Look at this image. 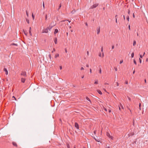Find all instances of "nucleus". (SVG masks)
Returning a JSON list of instances; mask_svg holds the SVG:
<instances>
[{
  "label": "nucleus",
  "instance_id": "obj_1",
  "mask_svg": "<svg viewBox=\"0 0 148 148\" xmlns=\"http://www.w3.org/2000/svg\"><path fill=\"white\" fill-rule=\"evenodd\" d=\"M52 26H49L45 29H43L42 30V33H48L49 32V30L50 31L52 28Z\"/></svg>",
  "mask_w": 148,
  "mask_h": 148
},
{
  "label": "nucleus",
  "instance_id": "obj_2",
  "mask_svg": "<svg viewBox=\"0 0 148 148\" xmlns=\"http://www.w3.org/2000/svg\"><path fill=\"white\" fill-rule=\"evenodd\" d=\"M98 5L99 4L98 3H95L90 7V9H92L94 8H95L97 7Z\"/></svg>",
  "mask_w": 148,
  "mask_h": 148
},
{
  "label": "nucleus",
  "instance_id": "obj_3",
  "mask_svg": "<svg viewBox=\"0 0 148 148\" xmlns=\"http://www.w3.org/2000/svg\"><path fill=\"white\" fill-rule=\"evenodd\" d=\"M51 16V14L49 12L47 14H45V20L47 21V20L48 18L50 17Z\"/></svg>",
  "mask_w": 148,
  "mask_h": 148
},
{
  "label": "nucleus",
  "instance_id": "obj_4",
  "mask_svg": "<svg viewBox=\"0 0 148 148\" xmlns=\"http://www.w3.org/2000/svg\"><path fill=\"white\" fill-rule=\"evenodd\" d=\"M75 127L77 128V130L79 129V126L78 124L77 123L75 122Z\"/></svg>",
  "mask_w": 148,
  "mask_h": 148
},
{
  "label": "nucleus",
  "instance_id": "obj_5",
  "mask_svg": "<svg viewBox=\"0 0 148 148\" xmlns=\"http://www.w3.org/2000/svg\"><path fill=\"white\" fill-rule=\"evenodd\" d=\"M21 75L24 76H26V72L25 71H22L21 73Z\"/></svg>",
  "mask_w": 148,
  "mask_h": 148
},
{
  "label": "nucleus",
  "instance_id": "obj_6",
  "mask_svg": "<svg viewBox=\"0 0 148 148\" xmlns=\"http://www.w3.org/2000/svg\"><path fill=\"white\" fill-rule=\"evenodd\" d=\"M4 71H5V74L6 75H8V72L7 69H6L5 68L4 69Z\"/></svg>",
  "mask_w": 148,
  "mask_h": 148
},
{
  "label": "nucleus",
  "instance_id": "obj_7",
  "mask_svg": "<svg viewBox=\"0 0 148 148\" xmlns=\"http://www.w3.org/2000/svg\"><path fill=\"white\" fill-rule=\"evenodd\" d=\"M106 135H107V136L108 137H109V138H112V136H111L110 135V133L108 132H107V133H106Z\"/></svg>",
  "mask_w": 148,
  "mask_h": 148
},
{
  "label": "nucleus",
  "instance_id": "obj_8",
  "mask_svg": "<svg viewBox=\"0 0 148 148\" xmlns=\"http://www.w3.org/2000/svg\"><path fill=\"white\" fill-rule=\"evenodd\" d=\"M32 30H31V27H30L29 28V34L31 36H32Z\"/></svg>",
  "mask_w": 148,
  "mask_h": 148
},
{
  "label": "nucleus",
  "instance_id": "obj_9",
  "mask_svg": "<svg viewBox=\"0 0 148 148\" xmlns=\"http://www.w3.org/2000/svg\"><path fill=\"white\" fill-rule=\"evenodd\" d=\"M12 144L14 146L16 147H17V144H16V143L15 142H13Z\"/></svg>",
  "mask_w": 148,
  "mask_h": 148
},
{
  "label": "nucleus",
  "instance_id": "obj_10",
  "mask_svg": "<svg viewBox=\"0 0 148 148\" xmlns=\"http://www.w3.org/2000/svg\"><path fill=\"white\" fill-rule=\"evenodd\" d=\"M25 78H21V81L23 83H24L25 81Z\"/></svg>",
  "mask_w": 148,
  "mask_h": 148
},
{
  "label": "nucleus",
  "instance_id": "obj_11",
  "mask_svg": "<svg viewBox=\"0 0 148 148\" xmlns=\"http://www.w3.org/2000/svg\"><path fill=\"white\" fill-rule=\"evenodd\" d=\"M58 32V30L57 29H56L55 30V31L54 32V34H56Z\"/></svg>",
  "mask_w": 148,
  "mask_h": 148
},
{
  "label": "nucleus",
  "instance_id": "obj_12",
  "mask_svg": "<svg viewBox=\"0 0 148 148\" xmlns=\"http://www.w3.org/2000/svg\"><path fill=\"white\" fill-rule=\"evenodd\" d=\"M97 34H98L99 32H100V28H97Z\"/></svg>",
  "mask_w": 148,
  "mask_h": 148
},
{
  "label": "nucleus",
  "instance_id": "obj_13",
  "mask_svg": "<svg viewBox=\"0 0 148 148\" xmlns=\"http://www.w3.org/2000/svg\"><path fill=\"white\" fill-rule=\"evenodd\" d=\"M94 138L96 141H97V142H100V140L98 138Z\"/></svg>",
  "mask_w": 148,
  "mask_h": 148
},
{
  "label": "nucleus",
  "instance_id": "obj_14",
  "mask_svg": "<svg viewBox=\"0 0 148 148\" xmlns=\"http://www.w3.org/2000/svg\"><path fill=\"white\" fill-rule=\"evenodd\" d=\"M97 92L100 95H102V93L101 92L100 90H97Z\"/></svg>",
  "mask_w": 148,
  "mask_h": 148
},
{
  "label": "nucleus",
  "instance_id": "obj_15",
  "mask_svg": "<svg viewBox=\"0 0 148 148\" xmlns=\"http://www.w3.org/2000/svg\"><path fill=\"white\" fill-rule=\"evenodd\" d=\"M54 42L56 44L57 43V38H55Z\"/></svg>",
  "mask_w": 148,
  "mask_h": 148
},
{
  "label": "nucleus",
  "instance_id": "obj_16",
  "mask_svg": "<svg viewBox=\"0 0 148 148\" xmlns=\"http://www.w3.org/2000/svg\"><path fill=\"white\" fill-rule=\"evenodd\" d=\"M98 83V80L97 79L95 80L94 82V84H97Z\"/></svg>",
  "mask_w": 148,
  "mask_h": 148
},
{
  "label": "nucleus",
  "instance_id": "obj_17",
  "mask_svg": "<svg viewBox=\"0 0 148 148\" xmlns=\"http://www.w3.org/2000/svg\"><path fill=\"white\" fill-rule=\"evenodd\" d=\"M59 54L58 53H56L55 56V58H56L57 57H59Z\"/></svg>",
  "mask_w": 148,
  "mask_h": 148
},
{
  "label": "nucleus",
  "instance_id": "obj_18",
  "mask_svg": "<svg viewBox=\"0 0 148 148\" xmlns=\"http://www.w3.org/2000/svg\"><path fill=\"white\" fill-rule=\"evenodd\" d=\"M86 100L88 101H90V103H91V101L88 97H86Z\"/></svg>",
  "mask_w": 148,
  "mask_h": 148
},
{
  "label": "nucleus",
  "instance_id": "obj_19",
  "mask_svg": "<svg viewBox=\"0 0 148 148\" xmlns=\"http://www.w3.org/2000/svg\"><path fill=\"white\" fill-rule=\"evenodd\" d=\"M11 45H15L16 46H17L18 45L16 44L13 43H12L11 44Z\"/></svg>",
  "mask_w": 148,
  "mask_h": 148
},
{
  "label": "nucleus",
  "instance_id": "obj_20",
  "mask_svg": "<svg viewBox=\"0 0 148 148\" xmlns=\"http://www.w3.org/2000/svg\"><path fill=\"white\" fill-rule=\"evenodd\" d=\"M23 33H24V34L26 35H27V33L24 30H23Z\"/></svg>",
  "mask_w": 148,
  "mask_h": 148
},
{
  "label": "nucleus",
  "instance_id": "obj_21",
  "mask_svg": "<svg viewBox=\"0 0 148 148\" xmlns=\"http://www.w3.org/2000/svg\"><path fill=\"white\" fill-rule=\"evenodd\" d=\"M120 106L121 107V108L123 109H124V107L123 106V105L121 104V103L120 104Z\"/></svg>",
  "mask_w": 148,
  "mask_h": 148
},
{
  "label": "nucleus",
  "instance_id": "obj_22",
  "mask_svg": "<svg viewBox=\"0 0 148 148\" xmlns=\"http://www.w3.org/2000/svg\"><path fill=\"white\" fill-rule=\"evenodd\" d=\"M136 44V41L135 40H134L133 41V45L134 46Z\"/></svg>",
  "mask_w": 148,
  "mask_h": 148
},
{
  "label": "nucleus",
  "instance_id": "obj_23",
  "mask_svg": "<svg viewBox=\"0 0 148 148\" xmlns=\"http://www.w3.org/2000/svg\"><path fill=\"white\" fill-rule=\"evenodd\" d=\"M103 109L105 110L106 111H107V109L104 107H103Z\"/></svg>",
  "mask_w": 148,
  "mask_h": 148
},
{
  "label": "nucleus",
  "instance_id": "obj_24",
  "mask_svg": "<svg viewBox=\"0 0 148 148\" xmlns=\"http://www.w3.org/2000/svg\"><path fill=\"white\" fill-rule=\"evenodd\" d=\"M104 56V53L103 52L102 53V54H101V57H102V58H103V57Z\"/></svg>",
  "mask_w": 148,
  "mask_h": 148
},
{
  "label": "nucleus",
  "instance_id": "obj_25",
  "mask_svg": "<svg viewBox=\"0 0 148 148\" xmlns=\"http://www.w3.org/2000/svg\"><path fill=\"white\" fill-rule=\"evenodd\" d=\"M134 56V53L133 52L131 54V57L132 58H133Z\"/></svg>",
  "mask_w": 148,
  "mask_h": 148
},
{
  "label": "nucleus",
  "instance_id": "obj_26",
  "mask_svg": "<svg viewBox=\"0 0 148 148\" xmlns=\"http://www.w3.org/2000/svg\"><path fill=\"white\" fill-rule=\"evenodd\" d=\"M141 103H140L139 104V109L140 110H141Z\"/></svg>",
  "mask_w": 148,
  "mask_h": 148
},
{
  "label": "nucleus",
  "instance_id": "obj_27",
  "mask_svg": "<svg viewBox=\"0 0 148 148\" xmlns=\"http://www.w3.org/2000/svg\"><path fill=\"white\" fill-rule=\"evenodd\" d=\"M99 73L100 74L101 73V68H100L99 70Z\"/></svg>",
  "mask_w": 148,
  "mask_h": 148
},
{
  "label": "nucleus",
  "instance_id": "obj_28",
  "mask_svg": "<svg viewBox=\"0 0 148 148\" xmlns=\"http://www.w3.org/2000/svg\"><path fill=\"white\" fill-rule=\"evenodd\" d=\"M26 21L27 22V23H28L29 24V20L28 19H26Z\"/></svg>",
  "mask_w": 148,
  "mask_h": 148
},
{
  "label": "nucleus",
  "instance_id": "obj_29",
  "mask_svg": "<svg viewBox=\"0 0 148 148\" xmlns=\"http://www.w3.org/2000/svg\"><path fill=\"white\" fill-rule=\"evenodd\" d=\"M42 6H43V9H44L45 8V4H44V2H43V3Z\"/></svg>",
  "mask_w": 148,
  "mask_h": 148
},
{
  "label": "nucleus",
  "instance_id": "obj_30",
  "mask_svg": "<svg viewBox=\"0 0 148 148\" xmlns=\"http://www.w3.org/2000/svg\"><path fill=\"white\" fill-rule=\"evenodd\" d=\"M127 20L128 21H129V16H127Z\"/></svg>",
  "mask_w": 148,
  "mask_h": 148
},
{
  "label": "nucleus",
  "instance_id": "obj_31",
  "mask_svg": "<svg viewBox=\"0 0 148 148\" xmlns=\"http://www.w3.org/2000/svg\"><path fill=\"white\" fill-rule=\"evenodd\" d=\"M49 58L50 59V60L51 59V55L50 54H49Z\"/></svg>",
  "mask_w": 148,
  "mask_h": 148
},
{
  "label": "nucleus",
  "instance_id": "obj_32",
  "mask_svg": "<svg viewBox=\"0 0 148 148\" xmlns=\"http://www.w3.org/2000/svg\"><path fill=\"white\" fill-rule=\"evenodd\" d=\"M134 63L136 64V60L134 59Z\"/></svg>",
  "mask_w": 148,
  "mask_h": 148
},
{
  "label": "nucleus",
  "instance_id": "obj_33",
  "mask_svg": "<svg viewBox=\"0 0 148 148\" xmlns=\"http://www.w3.org/2000/svg\"><path fill=\"white\" fill-rule=\"evenodd\" d=\"M130 10L129 9L128 10V13L129 14H130Z\"/></svg>",
  "mask_w": 148,
  "mask_h": 148
},
{
  "label": "nucleus",
  "instance_id": "obj_34",
  "mask_svg": "<svg viewBox=\"0 0 148 148\" xmlns=\"http://www.w3.org/2000/svg\"><path fill=\"white\" fill-rule=\"evenodd\" d=\"M103 47H102L101 48V51L103 52Z\"/></svg>",
  "mask_w": 148,
  "mask_h": 148
},
{
  "label": "nucleus",
  "instance_id": "obj_35",
  "mask_svg": "<svg viewBox=\"0 0 148 148\" xmlns=\"http://www.w3.org/2000/svg\"><path fill=\"white\" fill-rule=\"evenodd\" d=\"M128 99V100L130 101H131V98L127 96V97Z\"/></svg>",
  "mask_w": 148,
  "mask_h": 148
},
{
  "label": "nucleus",
  "instance_id": "obj_36",
  "mask_svg": "<svg viewBox=\"0 0 148 148\" xmlns=\"http://www.w3.org/2000/svg\"><path fill=\"white\" fill-rule=\"evenodd\" d=\"M68 21L69 23H70L71 21H69L68 20H63V21H62V22H64V21Z\"/></svg>",
  "mask_w": 148,
  "mask_h": 148
},
{
  "label": "nucleus",
  "instance_id": "obj_37",
  "mask_svg": "<svg viewBox=\"0 0 148 148\" xmlns=\"http://www.w3.org/2000/svg\"><path fill=\"white\" fill-rule=\"evenodd\" d=\"M123 60H121L120 62V64H121L122 63H123Z\"/></svg>",
  "mask_w": 148,
  "mask_h": 148
},
{
  "label": "nucleus",
  "instance_id": "obj_38",
  "mask_svg": "<svg viewBox=\"0 0 148 148\" xmlns=\"http://www.w3.org/2000/svg\"><path fill=\"white\" fill-rule=\"evenodd\" d=\"M116 83L117 84V85H116L117 86H118L119 85V83H118V82H116Z\"/></svg>",
  "mask_w": 148,
  "mask_h": 148
},
{
  "label": "nucleus",
  "instance_id": "obj_39",
  "mask_svg": "<svg viewBox=\"0 0 148 148\" xmlns=\"http://www.w3.org/2000/svg\"><path fill=\"white\" fill-rule=\"evenodd\" d=\"M65 51L66 53H67V50L66 48L65 49Z\"/></svg>",
  "mask_w": 148,
  "mask_h": 148
},
{
  "label": "nucleus",
  "instance_id": "obj_40",
  "mask_svg": "<svg viewBox=\"0 0 148 148\" xmlns=\"http://www.w3.org/2000/svg\"><path fill=\"white\" fill-rule=\"evenodd\" d=\"M99 56L100 57H101V53H100L99 54Z\"/></svg>",
  "mask_w": 148,
  "mask_h": 148
},
{
  "label": "nucleus",
  "instance_id": "obj_41",
  "mask_svg": "<svg viewBox=\"0 0 148 148\" xmlns=\"http://www.w3.org/2000/svg\"><path fill=\"white\" fill-rule=\"evenodd\" d=\"M143 56L142 55H140V57L141 58H142L143 57Z\"/></svg>",
  "mask_w": 148,
  "mask_h": 148
},
{
  "label": "nucleus",
  "instance_id": "obj_42",
  "mask_svg": "<svg viewBox=\"0 0 148 148\" xmlns=\"http://www.w3.org/2000/svg\"><path fill=\"white\" fill-rule=\"evenodd\" d=\"M55 51V49L54 48L53 49V51H52V53H53V52Z\"/></svg>",
  "mask_w": 148,
  "mask_h": 148
},
{
  "label": "nucleus",
  "instance_id": "obj_43",
  "mask_svg": "<svg viewBox=\"0 0 148 148\" xmlns=\"http://www.w3.org/2000/svg\"><path fill=\"white\" fill-rule=\"evenodd\" d=\"M139 60L140 62V63H141L142 62L140 58H139Z\"/></svg>",
  "mask_w": 148,
  "mask_h": 148
},
{
  "label": "nucleus",
  "instance_id": "obj_44",
  "mask_svg": "<svg viewBox=\"0 0 148 148\" xmlns=\"http://www.w3.org/2000/svg\"><path fill=\"white\" fill-rule=\"evenodd\" d=\"M112 49H113L114 48V45H112Z\"/></svg>",
  "mask_w": 148,
  "mask_h": 148
},
{
  "label": "nucleus",
  "instance_id": "obj_45",
  "mask_svg": "<svg viewBox=\"0 0 148 148\" xmlns=\"http://www.w3.org/2000/svg\"><path fill=\"white\" fill-rule=\"evenodd\" d=\"M32 16L33 18V19H34V16L33 15V14H32Z\"/></svg>",
  "mask_w": 148,
  "mask_h": 148
},
{
  "label": "nucleus",
  "instance_id": "obj_46",
  "mask_svg": "<svg viewBox=\"0 0 148 148\" xmlns=\"http://www.w3.org/2000/svg\"><path fill=\"white\" fill-rule=\"evenodd\" d=\"M75 12V10H74V11H72L71 12V13L73 14L74 13V12Z\"/></svg>",
  "mask_w": 148,
  "mask_h": 148
},
{
  "label": "nucleus",
  "instance_id": "obj_47",
  "mask_svg": "<svg viewBox=\"0 0 148 148\" xmlns=\"http://www.w3.org/2000/svg\"><path fill=\"white\" fill-rule=\"evenodd\" d=\"M84 68H83V67H81V70H84Z\"/></svg>",
  "mask_w": 148,
  "mask_h": 148
},
{
  "label": "nucleus",
  "instance_id": "obj_48",
  "mask_svg": "<svg viewBox=\"0 0 148 148\" xmlns=\"http://www.w3.org/2000/svg\"><path fill=\"white\" fill-rule=\"evenodd\" d=\"M114 69L116 71H117V69L116 68H114Z\"/></svg>",
  "mask_w": 148,
  "mask_h": 148
},
{
  "label": "nucleus",
  "instance_id": "obj_49",
  "mask_svg": "<svg viewBox=\"0 0 148 148\" xmlns=\"http://www.w3.org/2000/svg\"><path fill=\"white\" fill-rule=\"evenodd\" d=\"M128 28H129V29L130 30V25H129V26H128Z\"/></svg>",
  "mask_w": 148,
  "mask_h": 148
},
{
  "label": "nucleus",
  "instance_id": "obj_50",
  "mask_svg": "<svg viewBox=\"0 0 148 148\" xmlns=\"http://www.w3.org/2000/svg\"><path fill=\"white\" fill-rule=\"evenodd\" d=\"M125 84H128V82L127 81H125Z\"/></svg>",
  "mask_w": 148,
  "mask_h": 148
},
{
  "label": "nucleus",
  "instance_id": "obj_51",
  "mask_svg": "<svg viewBox=\"0 0 148 148\" xmlns=\"http://www.w3.org/2000/svg\"><path fill=\"white\" fill-rule=\"evenodd\" d=\"M90 73H92V69H90Z\"/></svg>",
  "mask_w": 148,
  "mask_h": 148
},
{
  "label": "nucleus",
  "instance_id": "obj_52",
  "mask_svg": "<svg viewBox=\"0 0 148 148\" xmlns=\"http://www.w3.org/2000/svg\"><path fill=\"white\" fill-rule=\"evenodd\" d=\"M26 14H27V16L28 17L29 16V14H28L27 11H26Z\"/></svg>",
  "mask_w": 148,
  "mask_h": 148
},
{
  "label": "nucleus",
  "instance_id": "obj_53",
  "mask_svg": "<svg viewBox=\"0 0 148 148\" xmlns=\"http://www.w3.org/2000/svg\"><path fill=\"white\" fill-rule=\"evenodd\" d=\"M115 20H116V23H117V18H116Z\"/></svg>",
  "mask_w": 148,
  "mask_h": 148
},
{
  "label": "nucleus",
  "instance_id": "obj_54",
  "mask_svg": "<svg viewBox=\"0 0 148 148\" xmlns=\"http://www.w3.org/2000/svg\"><path fill=\"white\" fill-rule=\"evenodd\" d=\"M62 66H60V70H61L62 69Z\"/></svg>",
  "mask_w": 148,
  "mask_h": 148
},
{
  "label": "nucleus",
  "instance_id": "obj_55",
  "mask_svg": "<svg viewBox=\"0 0 148 148\" xmlns=\"http://www.w3.org/2000/svg\"><path fill=\"white\" fill-rule=\"evenodd\" d=\"M96 130H95L94 131V134H96Z\"/></svg>",
  "mask_w": 148,
  "mask_h": 148
},
{
  "label": "nucleus",
  "instance_id": "obj_56",
  "mask_svg": "<svg viewBox=\"0 0 148 148\" xmlns=\"http://www.w3.org/2000/svg\"><path fill=\"white\" fill-rule=\"evenodd\" d=\"M86 66L87 67H89V66L88 64H87L86 65Z\"/></svg>",
  "mask_w": 148,
  "mask_h": 148
},
{
  "label": "nucleus",
  "instance_id": "obj_57",
  "mask_svg": "<svg viewBox=\"0 0 148 148\" xmlns=\"http://www.w3.org/2000/svg\"><path fill=\"white\" fill-rule=\"evenodd\" d=\"M61 4H60V6H59V9L60 8V7H61Z\"/></svg>",
  "mask_w": 148,
  "mask_h": 148
},
{
  "label": "nucleus",
  "instance_id": "obj_58",
  "mask_svg": "<svg viewBox=\"0 0 148 148\" xmlns=\"http://www.w3.org/2000/svg\"><path fill=\"white\" fill-rule=\"evenodd\" d=\"M104 84H105V85H107V84L108 85V83H104Z\"/></svg>",
  "mask_w": 148,
  "mask_h": 148
},
{
  "label": "nucleus",
  "instance_id": "obj_59",
  "mask_svg": "<svg viewBox=\"0 0 148 148\" xmlns=\"http://www.w3.org/2000/svg\"><path fill=\"white\" fill-rule=\"evenodd\" d=\"M133 16L134 18H135V15H134V13L133 14Z\"/></svg>",
  "mask_w": 148,
  "mask_h": 148
},
{
  "label": "nucleus",
  "instance_id": "obj_60",
  "mask_svg": "<svg viewBox=\"0 0 148 148\" xmlns=\"http://www.w3.org/2000/svg\"><path fill=\"white\" fill-rule=\"evenodd\" d=\"M67 147L68 148H70L69 145H67Z\"/></svg>",
  "mask_w": 148,
  "mask_h": 148
},
{
  "label": "nucleus",
  "instance_id": "obj_61",
  "mask_svg": "<svg viewBox=\"0 0 148 148\" xmlns=\"http://www.w3.org/2000/svg\"><path fill=\"white\" fill-rule=\"evenodd\" d=\"M135 70H134V71H133V74H134L135 73Z\"/></svg>",
  "mask_w": 148,
  "mask_h": 148
},
{
  "label": "nucleus",
  "instance_id": "obj_62",
  "mask_svg": "<svg viewBox=\"0 0 148 148\" xmlns=\"http://www.w3.org/2000/svg\"><path fill=\"white\" fill-rule=\"evenodd\" d=\"M111 112V110H110V109H109V110H108V112H109L110 113V112Z\"/></svg>",
  "mask_w": 148,
  "mask_h": 148
},
{
  "label": "nucleus",
  "instance_id": "obj_63",
  "mask_svg": "<svg viewBox=\"0 0 148 148\" xmlns=\"http://www.w3.org/2000/svg\"><path fill=\"white\" fill-rule=\"evenodd\" d=\"M146 61L148 62V58H147L146 59Z\"/></svg>",
  "mask_w": 148,
  "mask_h": 148
},
{
  "label": "nucleus",
  "instance_id": "obj_64",
  "mask_svg": "<svg viewBox=\"0 0 148 148\" xmlns=\"http://www.w3.org/2000/svg\"><path fill=\"white\" fill-rule=\"evenodd\" d=\"M105 148H110V147L109 146H107V147H105Z\"/></svg>",
  "mask_w": 148,
  "mask_h": 148
}]
</instances>
